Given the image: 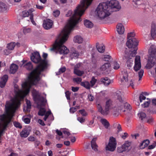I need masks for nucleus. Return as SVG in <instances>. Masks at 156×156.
Segmentation results:
<instances>
[{
    "label": "nucleus",
    "mask_w": 156,
    "mask_h": 156,
    "mask_svg": "<svg viewBox=\"0 0 156 156\" xmlns=\"http://www.w3.org/2000/svg\"><path fill=\"white\" fill-rule=\"evenodd\" d=\"M135 35V34L134 32H130L128 33L127 35V41L133 38L136 39L134 37Z\"/></svg>",
    "instance_id": "nucleus-40"
},
{
    "label": "nucleus",
    "mask_w": 156,
    "mask_h": 156,
    "mask_svg": "<svg viewBox=\"0 0 156 156\" xmlns=\"http://www.w3.org/2000/svg\"><path fill=\"white\" fill-rule=\"evenodd\" d=\"M97 80L94 77L92 78L91 81H90V84L91 87H93L95 84Z\"/></svg>",
    "instance_id": "nucleus-41"
},
{
    "label": "nucleus",
    "mask_w": 156,
    "mask_h": 156,
    "mask_svg": "<svg viewBox=\"0 0 156 156\" xmlns=\"http://www.w3.org/2000/svg\"><path fill=\"white\" fill-rule=\"evenodd\" d=\"M101 81L105 86H108L110 83V80L108 77L102 78Z\"/></svg>",
    "instance_id": "nucleus-26"
},
{
    "label": "nucleus",
    "mask_w": 156,
    "mask_h": 156,
    "mask_svg": "<svg viewBox=\"0 0 156 156\" xmlns=\"http://www.w3.org/2000/svg\"><path fill=\"white\" fill-rule=\"evenodd\" d=\"M117 143L116 139L113 137H110L108 144L105 147L106 151H114L116 148Z\"/></svg>",
    "instance_id": "nucleus-10"
},
{
    "label": "nucleus",
    "mask_w": 156,
    "mask_h": 156,
    "mask_svg": "<svg viewBox=\"0 0 156 156\" xmlns=\"http://www.w3.org/2000/svg\"><path fill=\"white\" fill-rule=\"evenodd\" d=\"M119 65L117 62L114 61L113 62V68L115 69H117L119 68Z\"/></svg>",
    "instance_id": "nucleus-49"
},
{
    "label": "nucleus",
    "mask_w": 156,
    "mask_h": 156,
    "mask_svg": "<svg viewBox=\"0 0 156 156\" xmlns=\"http://www.w3.org/2000/svg\"><path fill=\"white\" fill-rule=\"evenodd\" d=\"M147 101L144 102L143 104H142V106L143 108H146L148 107L150 103L151 100L148 98L147 99Z\"/></svg>",
    "instance_id": "nucleus-38"
},
{
    "label": "nucleus",
    "mask_w": 156,
    "mask_h": 156,
    "mask_svg": "<svg viewBox=\"0 0 156 156\" xmlns=\"http://www.w3.org/2000/svg\"><path fill=\"white\" fill-rule=\"evenodd\" d=\"M125 57H126V59H128L126 62L127 66L131 67L133 65V60L130 57H128V56H127L126 55H125Z\"/></svg>",
    "instance_id": "nucleus-22"
},
{
    "label": "nucleus",
    "mask_w": 156,
    "mask_h": 156,
    "mask_svg": "<svg viewBox=\"0 0 156 156\" xmlns=\"http://www.w3.org/2000/svg\"><path fill=\"white\" fill-rule=\"evenodd\" d=\"M151 33L153 39L156 38V26L154 24H151Z\"/></svg>",
    "instance_id": "nucleus-16"
},
{
    "label": "nucleus",
    "mask_w": 156,
    "mask_h": 156,
    "mask_svg": "<svg viewBox=\"0 0 156 156\" xmlns=\"http://www.w3.org/2000/svg\"><path fill=\"white\" fill-rule=\"evenodd\" d=\"M135 63H141L140 56L139 55L136 56L135 58Z\"/></svg>",
    "instance_id": "nucleus-53"
},
{
    "label": "nucleus",
    "mask_w": 156,
    "mask_h": 156,
    "mask_svg": "<svg viewBox=\"0 0 156 156\" xmlns=\"http://www.w3.org/2000/svg\"><path fill=\"white\" fill-rule=\"evenodd\" d=\"M8 78V76L7 75H4L2 77L0 81V87L1 88H3L5 87Z\"/></svg>",
    "instance_id": "nucleus-13"
},
{
    "label": "nucleus",
    "mask_w": 156,
    "mask_h": 156,
    "mask_svg": "<svg viewBox=\"0 0 156 156\" xmlns=\"http://www.w3.org/2000/svg\"><path fill=\"white\" fill-rule=\"evenodd\" d=\"M51 114V112L50 111H48L47 112H46L44 115V117L43 119L44 120L46 121L48 118V116L50 115Z\"/></svg>",
    "instance_id": "nucleus-43"
},
{
    "label": "nucleus",
    "mask_w": 156,
    "mask_h": 156,
    "mask_svg": "<svg viewBox=\"0 0 156 156\" xmlns=\"http://www.w3.org/2000/svg\"><path fill=\"white\" fill-rule=\"evenodd\" d=\"M41 143L39 141H38L36 139L35 141H34V146L35 148H38L39 150H42L43 149L42 147L41 146V147H38L39 146L40 144Z\"/></svg>",
    "instance_id": "nucleus-34"
},
{
    "label": "nucleus",
    "mask_w": 156,
    "mask_h": 156,
    "mask_svg": "<svg viewBox=\"0 0 156 156\" xmlns=\"http://www.w3.org/2000/svg\"><path fill=\"white\" fill-rule=\"evenodd\" d=\"M146 98V97L144 96L142 94H140L139 96V100L140 102H141L143 100H145Z\"/></svg>",
    "instance_id": "nucleus-57"
},
{
    "label": "nucleus",
    "mask_w": 156,
    "mask_h": 156,
    "mask_svg": "<svg viewBox=\"0 0 156 156\" xmlns=\"http://www.w3.org/2000/svg\"><path fill=\"white\" fill-rule=\"evenodd\" d=\"M84 23L85 26L88 28H92L93 26L92 22L87 20H84Z\"/></svg>",
    "instance_id": "nucleus-27"
},
{
    "label": "nucleus",
    "mask_w": 156,
    "mask_h": 156,
    "mask_svg": "<svg viewBox=\"0 0 156 156\" xmlns=\"http://www.w3.org/2000/svg\"><path fill=\"white\" fill-rule=\"evenodd\" d=\"M146 7L145 5L143 3H142V4H141L138 5L137 6V7L138 8H140L142 9H145V8Z\"/></svg>",
    "instance_id": "nucleus-60"
},
{
    "label": "nucleus",
    "mask_w": 156,
    "mask_h": 156,
    "mask_svg": "<svg viewBox=\"0 0 156 156\" xmlns=\"http://www.w3.org/2000/svg\"><path fill=\"white\" fill-rule=\"evenodd\" d=\"M13 125L16 128H19L20 129H21L22 128V126L21 125V124L18 122H14Z\"/></svg>",
    "instance_id": "nucleus-51"
},
{
    "label": "nucleus",
    "mask_w": 156,
    "mask_h": 156,
    "mask_svg": "<svg viewBox=\"0 0 156 156\" xmlns=\"http://www.w3.org/2000/svg\"><path fill=\"white\" fill-rule=\"evenodd\" d=\"M112 101L110 99L108 100L105 102V113H106V115H108L109 113V110L112 105Z\"/></svg>",
    "instance_id": "nucleus-11"
},
{
    "label": "nucleus",
    "mask_w": 156,
    "mask_h": 156,
    "mask_svg": "<svg viewBox=\"0 0 156 156\" xmlns=\"http://www.w3.org/2000/svg\"><path fill=\"white\" fill-rule=\"evenodd\" d=\"M60 13V11L58 10H56L53 12V15L55 17H57L59 16Z\"/></svg>",
    "instance_id": "nucleus-50"
},
{
    "label": "nucleus",
    "mask_w": 156,
    "mask_h": 156,
    "mask_svg": "<svg viewBox=\"0 0 156 156\" xmlns=\"http://www.w3.org/2000/svg\"><path fill=\"white\" fill-rule=\"evenodd\" d=\"M93 0H82L81 4L76 7L74 13L70 18L68 23L66 26H75L82 20L81 16L85 10L90 5Z\"/></svg>",
    "instance_id": "nucleus-3"
},
{
    "label": "nucleus",
    "mask_w": 156,
    "mask_h": 156,
    "mask_svg": "<svg viewBox=\"0 0 156 156\" xmlns=\"http://www.w3.org/2000/svg\"><path fill=\"white\" fill-rule=\"evenodd\" d=\"M30 119L28 118H25L23 119L24 122L26 124H29L30 122Z\"/></svg>",
    "instance_id": "nucleus-62"
},
{
    "label": "nucleus",
    "mask_w": 156,
    "mask_h": 156,
    "mask_svg": "<svg viewBox=\"0 0 156 156\" xmlns=\"http://www.w3.org/2000/svg\"><path fill=\"white\" fill-rule=\"evenodd\" d=\"M10 73L12 74H14L17 71L18 68V66L17 65L15 64H12L10 66Z\"/></svg>",
    "instance_id": "nucleus-19"
},
{
    "label": "nucleus",
    "mask_w": 156,
    "mask_h": 156,
    "mask_svg": "<svg viewBox=\"0 0 156 156\" xmlns=\"http://www.w3.org/2000/svg\"><path fill=\"white\" fill-rule=\"evenodd\" d=\"M97 139L95 138H93L91 141V146L92 149L95 151H98V146L96 143Z\"/></svg>",
    "instance_id": "nucleus-17"
},
{
    "label": "nucleus",
    "mask_w": 156,
    "mask_h": 156,
    "mask_svg": "<svg viewBox=\"0 0 156 156\" xmlns=\"http://www.w3.org/2000/svg\"><path fill=\"white\" fill-rule=\"evenodd\" d=\"M111 66L109 62H107L103 65L101 67V71H104L105 70Z\"/></svg>",
    "instance_id": "nucleus-31"
},
{
    "label": "nucleus",
    "mask_w": 156,
    "mask_h": 156,
    "mask_svg": "<svg viewBox=\"0 0 156 156\" xmlns=\"http://www.w3.org/2000/svg\"><path fill=\"white\" fill-rule=\"evenodd\" d=\"M144 73V70L143 69L140 70L138 73V75H139V80H140L142 78V76L143 75Z\"/></svg>",
    "instance_id": "nucleus-44"
},
{
    "label": "nucleus",
    "mask_w": 156,
    "mask_h": 156,
    "mask_svg": "<svg viewBox=\"0 0 156 156\" xmlns=\"http://www.w3.org/2000/svg\"><path fill=\"white\" fill-rule=\"evenodd\" d=\"M34 100L36 102L38 107H40V109L38 113V115L43 116L46 112V109L41 106H44L46 105L47 100L43 97L38 94L33 95Z\"/></svg>",
    "instance_id": "nucleus-6"
},
{
    "label": "nucleus",
    "mask_w": 156,
    "mask_h": 156,
    "mask_svg": "<svg viewBox=\"0 0 156 156\" xmlns=\"http://www.w3.org/2000/svg\"><path fill=\"white\" fill-rule=\"evenodd\" d=\"M96 47L98 51L100 53H103L105 51V47L102 44H99L98 43L96 44Z\"/></svg>",
    "instance_id": "nucleus-18"
},
{
    "label": "nucleus",
    "mask_w": 156,
    "mask_h": 156,
    "mask_svg": "<svg viewBox=\"0 0 156 156\" xmlns=\"http://www.w3.org/2000/svg\"><path fill=\"white\" fill-rule=\"evenodd\" d=\"M74 73L78 76H81L83 74L84 72L83 71H80L76 69H74Z\"/></svg>",
    "instance_id": "nucleus-35"
},
{
    "label": "nucleus",
    "mask_w": 156,
    "mask_h": 156,
    "mask_svg": "<svg viewBox=\"0 0 156 156\" xmlns=\"http://www.w3.org/2000/svg\"><path fill=\"white\" fill-rule=\"evenodd\" d=\"M144 0H133V2H135V5H138L144 3Z\"/></svg>",
    "instance_id": "nucleus-45"
},
{
    "label": "nucleus",
    "mask_w": 156,
    "mask_h": 156,
    "mask_svg": "<svg viewBox=\"0 0 156 156\" xmlns=\"http://www.w3.org/2000/svg\"><path fill=\"white\" fill-rule=\"evenodd\" d=\"M31 31V30L30 28H24L23 30V32L25 34L30 33Z\"/></svg>",
    "instance_id": "nucleus-48"
},
{
    "label": "nucleus",
    "mask_w": 156,
    "mask_h": 156,
    "mask_svg": "<svg viewBox=\"0 0 156 156\" xmlns=\"http://www.w3.org/2000/svg\"><path fill=\"white\" fill-rule=\"evenodd\" d=\"M79 53L76 51L75 49H73V52L72 53V55L73 56V57H74L76 58H78L79 56Z\"/></svg>",
    "instance_id": "nucleus-42"
},
{
    "label": "nucleus",
    "mask_w": 156,
    "mask_h": 156,
    "mask_svg": "<svg viewBox=\"0 0 156 156\" xmlns=\"http://www.w3.org/2000/svg\"><path fill=\"white\" fill-rule=\"evenodd\" d=\"M23 66L25 67L27 70H31L33 68V66L30 62H29L25 65Z\"/></svg>",
    "instance_id": "nucleus-32"
},
{
    "label": "nucleus",
    "mask_w": 156,
    "mask_h": 156,
    "mask_svg": "<svg viewBox=\"0 0 156 156\" xmlns=\"http://www.w3.org/2000/svg\"><path fill=\"white\" fill-rule=\"evenodd\" d=\"M122 78L121 79L122 82L125 80L126 82L128 80V75L126 71H124L122 72Z\"/></svg>",
    "instance_id": "nucleus-29"
},
{
    "label": "nucleus",
    "mask_w": 156,
    "mask_h": 156,
    "mask_svg": "<svg viewBox=\"0 0 156 156\" xmlns=\"http://www.w3.org/2000/svg\"><path fill=\"white\" fill-rule=\"evenodd\" d=\"M150 143V141L148 140H144L140 143V147L141 149H143L147 147Z\"/></svg>",
    "instance_id": "nucleus-20"
},
{
    "label": "nucleus",
    "mask_w": 156,
    "mask_h": 156,
    "mask_svg": "<svg viewBox=\"0 0 156 156\" xmlns=\"http://www.w3.org/2000/svg\"><path fill=\"white\" fill-rule=\"evenodd\" d=\"M22 87L24 89V90H19L18 85L15 86V93L16 96L12 100L11 103L5 106L6 113H14L20 106L21 103L20 99H23L29 93L31 87L30 84L25 82L22 84Z\"/></svg>",
    "instance_id": "nucleus-2"
},
{
    "label": "nucleus",
    "mask_w": 156,
    "mask_h": 156,
    "mask_svg": "<svg viewBox=\"0 0 156 156\" xmlns=\"http://www.w3.org/2000/svg\"><path fill=\"white\" fill-rule=\"evenodd\" d=\"M138 115L140 118H141V120H143L146 117V114L143 112H141L139 114H138Z\"/></svg>",
    "instance_id": "nucleus-52"
},
{
    "label": "nucleus",
    "mask_w": 156,
    "mask_h": 156,
    "mask_svg": "<svg viewBox=\"0 0 156 156\" xmlns=\"http://www.w3.org/2000/svg\"><path fill=\"white\" fill-rule=\"evenodd\" d=\"M107 3V5L112 10V12L116 11L121 9V6L119 5V2L115 0H111L110 1H107L105 2Z\"/></svg>",
    "instance_id": "nucleus-9"
},
{
    "label": "nucleus",
    "mask_w": 156,
    "mask_h": 156,
    "mask_svg": "<svg viewBox=\"0 0 156 156\" xmlns=\"http://www.w3.org/2000/svg\"><path fill=\"white\" fill-rule=\"evenodd\" d=\"M11 120V118L7 117L4 114L0 115V121H1V122H0V128H1L0 130V138L2 135V134L6 130Z\"/></svg>",
    "instance_id": "nucleus-7"
},
{
    "label": "nucleus",
    "mask_w": 156,
    "mask_h": 156,
    "mask_svg": "<svg viewBox=\"0 0 156 156\" xmlns=\"http://www.w3.org/2000/svg\"><path fill=\"white\" fill-rule=\"evenodd\" d=\"M15 44L14 43H10L8 44L7 46V48L11 50H13L15 46Z\"/></svg>",
    "instance_id": "nucleus-37"
},
{
    "label": "nucleus",
    "mask_w": 156,
    "mask_h": 156,
    "mask_svg": "<svg viewBox=\"0 0 156 156\" xmlns=\"http://www.w3.org/2000/svg\"><path fill=\"white\" fill-rule=\"evenodd\" d=\"M62 133H63L66 135V136H69L70 134V133L68 131L66 130H64L62 131Z\"/></svg>",
    "instance_id": "nucleus-64"
},
{
    "label": "nucleus",
    "mask_w": 156,
    "mask_h": 156,
    "mask_svg": "<svg viewBox=\"0 0 156 156\" xmlns=\"http://www.w3.org/2000/svg\"><path fill=\"white\" fill-rule=\"evenodd\" d=\"M66 96V98L67 100H70V95L71 94V93L69 91H67L65 92Z\"/></svg>",
    "instance_id": "nucleus-55"
},
{
    "label": "nucleus",
    "mask_w": 156,
    "mask_h": 156,
    "mask_svg": "<svg viewBox=\"0 0 156 156\" xmlns=\"http://www.w3.org/2000/svg\"><path fill=\"white\" fill-rule=\"evenodd\" d=\"M141 67V63H135V65L134 67V69L136 71H137L140 70Z\"/></svg>",
    "instance_id": "nucleus-39"
},
{
    "label": "nucleus",
    "mask_w": 156,
    "mask_h": 156,
    "mask_svg": "<svg viewBox=\"0 0 156 156\" xmlns=\"http://www.w3.org/2000/svg\"><path fill=\"white\" fill-rule=\"evenodd\" d=\"M34 11V9L33 8L29 9L28 11H23L22 12V17H28L29 15L30 16L31 14H33L32 12Z\"/></svg>",
    "instance_id": "nucleus-14"
},
{
    "label": "nucleus",
    "mask_w": 156,
    "mask_h": 156,
    "mask_svg": "<svg viewBox=\"0 0 156 156\" xmlns=\"http://www.w3.org/2000/svg\"><path fill=\"white\" fill-rule=\"evenodd\" d=\"M98 17L101 20L109 16L112 11L110 10L107 3L103 2L99 4L96 10Z\"/></svg>",
    "instance_id": "nucleus-5"
},
{
    "label": "nucleus",
    "mask_w": 156,
    "mask_h": 156,
    "mask_svg": "<svg viewBox=\"0 0 156 156\" xmlns=\"http://www.w3.org/2000/svg\"><path fill=\"white\" fill-rule=\"evenodd\" d=\"M82 79L80 77H76L74 78L73 79V80L74 82H75L77 83L78 82H81L82 81Z\"/></svg>",
    "instance_id": "nucleus-59"
},
{
    "label": "nucleus",
    "mask_w": 156,
    "mask_h": 156,
    "mask_svg": "<svg viewBox=\"0 0 156 156\" xmlns=\"http://www.w3.org/2000/svg\"><path fill=\"white\" fill-rule=\"evenodd\" d=\"M74 41L79 44L81 43L83 41V39L80 36L77 35L74 37Z\"/></svg>",
    "instance_id": "nucleus-25"
},
{
    "label": "nucleus",
    "mask_w": 156,
    "mask_h": 156,
    "mask_svg": "<svg viewBox=\"0 0 156 156\" xmlns=\"http://www.w3.org/2000/svg\"><path fill=\"white\" fill-rule=\"evenodd\" d=\"M26 103L27 105V109H30L31 108V104L30 101L27 100H26Z\"/></svg>",
    "instance_id": "nucleus-46"
},
{
    "label": "nucleus",
    "mask_w": 156,
    "mask_h": 156,
    "mask_svg": "<svg viewBox=\"0 0 156 156\" xmlns=\"http://www.w3.org/2000/svg\"><path fill=\"white\" fill-rule=\"evenodd\" d=\"M138 44V42L136 39L133 38L127 41L126 43L127 47L129 48H133L134 49L133 50L131 51V52L129 54V55L127 56L128 57H130L132 58V57L135 56L137 53L136 51L138 49L137 46Z\"/></svg>",
    "instance_id": "nucleus-8"
},
{
    "label": "nucleus",
    "mask_w": 156,
    "mask_h": 156,
    "mask_svg": "<svg viewBox=\"0 0 156 156\" xmlns=\"http://www.w3.org/2000/svg\"><path fill=\"white\" fill-rule=\"evenodd\" d=\"M122 94L120 91H117L116 92L115 96L117 97L116 108L118 110L117 113L123 112L125 114L128 115L132 109V107L127 103H124V100L122 97Z\"/></svg>",
    "instance_id": "nucleus-4"
},
{
    "label": "nucleus",
    "mask_w": 156,
    "mask_h": 156,
    "mask_svg": "<svg viewBox=\"0 0 156 156\" xmlns=\"http://www.w3.org/2000/svg\"><path fill=\"white\" fill-rule=\"evenodd\" d=\"M156 146V142H154L152 145L149 146L148 148L149 149H151L154 148Z\"/></svg>",
    "instance_id": "nucleus-61"
},
{
    "label": "nucleus",
    "mask_w": 156,
    "mask_h": 156,
    "mask_svg": "<svg viewBox=\"0 0 156 156\" xmlns=\"http://www.w3.org/2000/svg\"><path fill=\"white\" fill-rule=\"evenodd\" d=\"M53 24V22L52 20L47 19L44 22L43 27L45 29L48 30L52 27Z\"/></svg>",
    "instance_id": "nucleus-12"
},
{
    "label": "nucleus",
    "mask_w": 156,
    "mask_h": 156,
    "mask_svg": "<svg viewBox=\"0 0 156 156\" xmlns=\"http://www.w3.org/2000/svg\"><path fill=\"white\" fill-rule=\"evenodd\" d=\"M10 50H11L10 49H9L8 48L7 49L4 50V54L6 55H8L11 53V51H10Z\"/></svg>",
    "instance_id": "nucleus-63"
},
{
    "label": "nucleus",
    "mask_w": 156,
    "mask_h": 156,
    "mask_svg": "<svg viewBox=\"0 0 156 156\" xmlns=\"http://www.w3.org/2000/svg\"><path fill=\"white\" fill-rule=\"evenodd\" d=\"M29 133L28 130L24 129L20 133V136L23 137H27L29 135Z\"/></svg>",
    "instance_id": "nucleus-28"
},
{
    "label": "nucleus",
    "mask_w": 156,
    "mask_h": 156,
    "mask_svg": "<svg viewBox=\"0 0 156 156\" xmlns=\"http://www.w3.org/2000/svg\"><path fill=\"white\" fill-rule=\"evenodd\" d=\"M81 85L87 89H89L91 87L90 83L88 81L81 82Z\"/></svg>",
    "instance_id": "nucleus-33"
},
{
    "label": "nucleus",
    "mask_w": 156,
    "mask_h": 156,
    "mask_svg": "<svg viewBox=\"0 0 156 156\" xmlns=\"http://www.w3.org/2000/svg\"><path fill=\"white\" fill-rule=\"evenodd\" d=\"M31 60L35 63H39L36 68L32 70L28 76V78L32 85H36L40 80V75L47 67V62L42 60L39 52H34L31 54Z\"/></svg>",
    "instance_id": "nucleus-1"
},
{
    "label": "nucleus",
    "mask_w": 156,
    "mask_h": 156,
    "mask_svg": "<svg viewBox=\"0 0 156 156\" xmlns=\"http://www.w3.org/2000/svg\"><path fill=\"white\" fill-rule=\"evenodd\" d=\"M131 143L127 141L122 146L124 149L125 151H128L130 149V148H129V147Z\"/></svg>",
    "instance_id": "nucleus-24"
},
{
    "label": "nucleus",
    "mask_w": 156,
    "mask_h": 156,
    "mask_svg": "<svg viewBox=\"0 0 156 156\" xmlns=\"http://www.w3.org/2000/svg\"><path fill=\"white\" fill-rule=\"evenodd\" d=\"M79 112L83 116H86L87 115V112L84 109L80 110Z\"/></svg>",
    "instance_id": "nucleus-56"
},
{
    "label": "nucleus",
    "mask_w": 156,
    "mask_h": 156,
    "mask_svg": "<svg viewBox=\"0 0 156 156\" xmlns=\"http://www.w3.org/2000/svg\"><path fill=\"white\" fill-rule=\"evenodd\" d=\"M66 67H63L59 69L57 73V75H59V74H61V73H62L66 71Z\"/></svg>",
    "instance_id": "nucleus-47"
},
{
    "label": "nucleus",
    "mask_w": 156,
    "mask_h": 156,
    "mask_svg": "<svg viewBox=\"0 0 156 156\" xmlns=\"http://www.w3.org/2000/svg\"><path fill=\"white\" fill-rule=\"evenodd\" d=\"M102 59L104 61L109 62L112 60V58L109 55H105L102 57Z\"/></svg>",
    "instance_id": "nucleus-36"
},
{
    "label": "nucleus",
    "mask_w": 156,
    "mask_h": 156,
    "mask_svg": "<svg viewBox=\"0 0 156 156\" xmlns=\"http://www.w3.org/2000/svg\"><path fill=\"white\" fill-rule=\"evenodd\" d=\"M124 151H125L124 149L123 148L122 146L121 147H119L117 148V152L119 153H121Z\"/></svg>",
    "instance_id": "nucleus-54"
},
{
    "label": "nucleus",
    "mask_w": 156,
    "mask_h": 156,
    "mask_svg": "<svg viewBox=\"0 0 156 156\" xmlns=\"http://www.w3.org/2000/svg\"><path fill=\"white\" fill-rule=\"evenodd\" d=\"M116 28L119 34H121L124 33V28L122 23H118L116 26Z\"/></svg>",
    "instance_id": "nucleus-15"
},
{
    "label": "nucleus",
    "mask_w": 156,
    "mask_h": 156,
    "mask_svg": "<svg viewBox=\"0 0 156 156\" xmlns=\"http://www.w3.org/2000/svg\"><path fill=\"white\" fill-rule=\"evenodd\" d=\"M100 122L105 128L107 129L110 126V124L106 119H101L100 120Z\"/></svg>",
    "instance_id": "nucleus-23"
},
{
    "label": "nucleus",
    "mask_w": 156,
    "mask_h": 156,
    "mask_svg": "<svg viewBox=\"0 0 156 156\" xmlns=\"http://www.w3.org/2000/svg\"><path fill=\"white\" fill-rule=\"evenodd\" d=\"M7 9V6L5 3L0 2V12L5 11Z\"/></svg>",
    "instance_id": "nucleus-30"
},
{
    "label": "nucleus",
    "mask_w": 156,
    "mask_h": 156,
    "mask_svg": "<svg viewBox=\"0 0 156 156\" xmlns=\"http://www.w3.org/2000/svg\"><path fill=\"white\" fill-rule=\"evenodd\" d=\"M34 15L33 14H31L30 16V20L31 22L34 25H36V23L34 21Z\"/></svg>",
    "instance_id": "nucleus-58"
},
{
    "label": "nucleus",
    "mask_w": 156,
    "mask_h": 156,
    "mask_svg": "<svg viewBox=\"0 0 156 156\" xmlns=\"http://www.w3.org/2000/svg\"><path fill=\"white\" fill-rule=\"evenodd\" d=\"M96 104L97 105V108L99 112H100L101 114L104 115H106V113H105V110L103 109L101 106L100 105V103H98V102H96Z\"/></svg>",
    "instance_id": "nucleus-21"
}]
</instances>
